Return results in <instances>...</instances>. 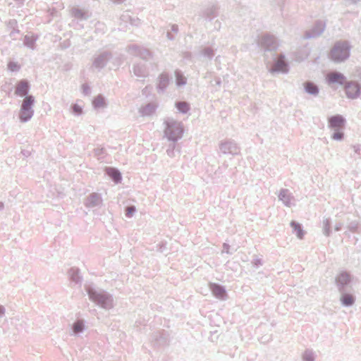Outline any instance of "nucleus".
Instances as JSON below:
<instances>
[{
  "instance_id": "1",
  "label": "nucleus",
  "mask_w": 361,
  "mask_h": 361,
  "mask_svg": "<svg viewBox=\"0 0 361 361\" xmlns=\"http://www.w3.org/2000/svg\"><path fill=\"white\" fill-rule=\"evenodd\" d=\"M85 290L89 298L99 307L104 310H111L114 307V298L107 291L95 288L92 286H87Z\"/></svg>"
},
{
  "instance_id": "2",
  "label": "nucleus",
  "mask_w": 361,
  "mask_h": 361,
  "mask_svg": "<svg viewBox=\"0 0 361 361\" xmlns=\"http://www.w3.org/2000/svg\"><path fill=\"white\" fill-rule=\"evenodd\" d=\"M164 135L168 140L176 142L181 139L184 133L183 126L181 122L172 118H167L165 121Z\"/></svg>"
},
{
  "instance_id": "3",
  "label": "nucleus",
  "mask_w": 361,
  "mask_h": 361,
  "mask_svg": "<svg viewBox=\"0 0 361 361\" xmlns=\"http://www.w3.org/2000/svg\"><path fill=\"white\" fill-rule=\"evenodd\" d=\"M350 49L351 46L348 41H338L331 48L329 57L336 63L343 62L349 58Z\"/></svg>"
},
{
  "instance_id": "4",
  "label": "nucleus",
  "mask_w": 361,
  "mask_h": 361,
  "mask_svg": "<svg viewBox=\"0 0 361 361\" xmlns=\"http://www.w3.org/2000/svg\"><path fill=\"white\" fill-rule=\"evenodd\" d=\"M34 104L35 97L32 95H27L23 99L19 112V119L21 122L25 123L31 119L34 114Z\"/></svg>"
},
{
  "instance_id": "5",
  "label": "nucleus",
  "mask_w": 361,
  "mask_h": 361,
  "mask_svg": "<svg viewBox=\"0 0 361 361\" xmlns=\"http://www.w3.org/2000/svg\"><path fill=\"white\" fill-rule=\"evenodd\" d=\"M258 45L264 50V53L275 52L279 47L277 39L271 35H263L258 40ZM267 56V54H265Z\"/></svg>"
},
{
  "instance_id": "6",
  "label": "nucleus",
  "mask_w": 361,
  "mask_h": 361,
  "mask_svg": "<svg viewBox=\"0 0 361 361\" xmlns=\"http://www.w3.org/2000/svg\"><path fill=\"white\" fill-rule=\"evenodd\" d=\"M351 282L352 276L345 271H341L335 278V283L338 292L353 290Z\"/></svg>"
},
{
  "instance_id": "7",
  "label": "nucleus",
  "mask_w": 361,
  "mask_h": 361,
  "mask_svg": "<svg viewBox=\"0 0 361 361\" xmlns=\"http://www.w3.org/2000/svg\"><path fill=\"white\" fill-rule=\"evenodd\" d=\"M326 29V23L322 20L315 21L312 27L305 32L303 38L305 39L317 38L322 35Z\"/></svg>"
},
{
  "instance_id": "8",
  "label": "nucleus",
  "mask_w": 361,
  "mask_h": 361,
  "mask_svg": "<svg viewBox=\"0 0 361 361\" xmlns=\"http://www.w3.org/2000/svg\"><path fill=\"white\" fill-rule=\"evenodd\" d=\"M272 56L274 58V61L270 71L271 73H287L289 71V66L284 54H281L278 57H275V54H273Z\"/></svg>"
},
{
  "instance_id": "9",
  "label": "nucleus",
  "mask_w": 361,
  "mask_h": 361,
  "mask_svg": "<svg viewBox=\"0 0 361 361\" xmlns=\"http://www.w3.org/2000/svg\"><path fill=\"white\" fill-rule=\"evenodd\" d=\"M111 58L112 54L110 51L101 52L94 56L92 67L99 71L106 66Z\"/></svg>"
},
{
  "instance_id": "10",
  "label": "nucleus",
  "mask_w": 361,
  "mask_h": 361,
  "mask_svg": "<svg viewBox=\"0 0 361 361\" xmlns=\"http://www.w3.org/2000/svg\"><path fill=\"white\" fill-rule=\"evenodd\" d=\"M344 90L348 99H357L361 94V85L355 81L346 82L344 85Z\"/></svg>"
},
{
  "instance_id": "11",
  "label": "nucleus",
  "mask_w": 361,
  "mask_h": 361,
  "mask_svg": "<svg viewBox=\"0 0 361 361\" xmlns=\"http://www.w3.org/2000/svg\"><path fill=\"white\" fill-rule=\"evenodd\" d=\"M219 149L224 154L237 155L240 153V147L237 143L231 140L221 141L219 145Z\"/></svg>"
},
{
  "instance_id": "12",
  "label": "nucleus",
  "mask_w": 361,
  "mask_h": 361,
  "mask_svg": "<svg viewBox=\"0 0 361 361\" xmlns=\"http://www.w3.org/2000/svg\"><path fill=\"white\" fill-rule=\"evenodd\" d=\"M345 123V118L340 114L331 116L328 118V126L333 130H343Z\"/></svg>"
},
{
  "instance_id": "13",
  "label": "nucleus",
  "mask_w": 361,
  "mask_h": 361,
  "mask_svg": "<svg viewBox=\"0 0 361 361\" xmlns=\"http://www.w3.org/2000/svg\"><path fill=\"white\" fill-rule=\"evenodd\" d=\"M279 200L286 207H290L295 205V198L289 190L282 188L278 195Z\"/></svg>"
},
{
  "instance_id": "14",
  "label": "nucleus",
  "mask_w": 361,
  "mask_h": 361,
  "mask_svg": "<svg viewBox=\"0 0 361 361\" xmlns=\"http://www.w3.org/2000/svg\"><path fill=\"white\" fill-rule=\"evenodd\" d=\"M353 290H345L339 292L341 294L340 302L343 307H352L356 300L355 295L353 293Z\"/></svg>"
},
{
  "instance_id": "15",
  "label": "nucleus",
  "mask_w": 361,
  "mask_h": 361,
  "mask_svg": "<svg viewBox=\"0 0 361 361\" xmlns=\"http://www.w3.org/2000/svg\"><path fill=\"white\" fill-rule=\"evenodd\" d=\"M326 80L329 84H339L345 85L346 80L345 76L338 71H333L329 73L326 76Z\"/></svg>"
},
{
  "instance_id": "16",
  "label": "nucleus",
  "mask_w": 361,
  "mask_h": 361,
  "mask_svg": "<svg viewBox=\"0 0 361 361\" xmlns=\"http://www.w3.org/2000/svg\"><path fill=\"white\" fill-rule=\"evenodd\" d=\"M29 82L26 80H21L16 85L15 94L22 97H24L25 98L27 95H29Z\"/></svg>"
},
{
  "instance_id": "17",
  "label": "nucleus",
  "mask_w": 361,
  "mask_h": 361,
  "mask_svg": "<svg viewBox=\"0 0 361 361\" xmlns=\"http://www.w3.org/2000/svg\"><path fill=\"white\" fill-rule=\"evenodd\" d=\"M209 286L213 295L216 298L220 300L226 299L227 293L224 286L214 283H210Z\"/></svg>"
},
{
  "instance_id": "18",
  "label": "nucleus",
  "mask_w": 361,
  "mask_h": 361,
  "mask_svg": "<svg viewBox=\"0 0 361 361\" xmlns=\"http://www.w3.org/2000/svg\"><path fill=\"white\" fill-rule=\"evenodd\" d=\"M102 200L100 195L96 192H92L89 195L85 200V205L87 207L92 208L99 206Z\"/></svg>"
},
{
  "instance_id": "19",
  "label": "nucleus",
  "mask_w": 361,
  "mask_h": 361,
  "mask_svg": "<svg viewBox=\"0 0 361 361\" xmlns=\"http://www.w3.org/2000/svg\"><path fill=\"white\" fill-rule=\"evenodd\" d=\"M133 72L134 75L140 78H145L148 76V71L146 65L143 63H137L133 65Z\"/></svg>"
},
{
  "instance_id": "20",
  "label": "nucleus",
  "mask_w": 361,
  "mask_h": 361,
  "mask_svg": "<svg viewBox=\"0 0 361 361\" xmlns=\"http://www.w3.org/2000/svg\"><path fill=\"white\" fill-rule=\"evenodd\" d=\"M105 173L115 183H118L122 180L121 172L116 168L106 167Z\"/></svg>"
},
{
  "instance_id": "21",
  "label": "nucleus",
  "mask_w": 361,
  "mask_h": 361,
  "mask_svg": "<svg viewBox=\"0 0 361 361\" xmlns=\"http://www.w3.org/2000/svg\"><path fill=\"white\" fill-rule=\"evenodd\" d=\"M218 9L219 8L216 5L209 6L202 11V16L205 19L212 20L217 16Z\"/></svg>"
},
{
  "instance_id": "22",
  "label": "nucleus",
  "mask_w": 361,
  "mask_h": 361,
  "mask_svg": "<svg viewBox=\"0 0 361 361\" xmlns=\"http://www.w3.org/2000/svg\"><path fill=\"white\" fill-rule=\"evenodd\" d=\"M169 75L168 73H163L159 77L157 89L160 92H164L169 84Z\"/></svg>"
},
{
  "instance_id": "23",
  "label": "nucleus",
  "mask_w": 361,
  "mask_h": 361,
  "mask_svg": "<svg viewBox=\"0 0 361 361\" xmlns=\"http://www.w3.org/2000/svg\"><path fill=\"white\" fill-rule=\"evenodd\" d=\"M305 91L313 96H317L319 92V89L317 85L312 81H307L304 83Z\"/></svg>"
},
{
  "instance_id": "24",
  "label": "nucleus",
  "mask_w": 361,
  "mask_h": 361,
  "mask_svg": "<svg viewBox=\"0 0 361 361\" xmlns=\"http://www.w3.org/2000/svg\"><path fill=\"white\" fill-rule=\"evenodd\" d=\"M38 39V36L36 35H28L24 37L23 44L25 47L31 49L32 50L36 48V42Z\"/></svg>"
},
{
  "instance_id": "25",
  "label": "nucleus",
  "mask_w": 361,
  "mask_h": 361,
  "mask_svg": "<svg viewBox=\"0 0 361 361\" xmlns=\"http://www.w3.org/2000/svg\"><path fill=\"white\" fill-rule=\"evenodd\" d=\"M68 275L71 281L75 283H80L82 277L80 274V269L76 267H72L68 271Z\"/></svg>"
},
{
  "instance_id": "26",
  "label": "nucleus",
  "mask_w": 361,
  "mask_h": 361,
  "mask_svg": "<svg viewBox=\"0 0 361 361\" xmlns=\"http://www.w3.org/2000/svg\"><path fill=\"white\" fill-rule=\"evenodd\" d=\"M71 14L74 18L79 20H87L90 17L87 11L75 7L71 9Z\"/></svg>"
},
{
  "instance_id": "27",
  "label": "nucleus",
  "mask_w": 361,
  "mask_h": 361,
  "mask_svg": "<svg viewBox=\"0 0 361 361\" xmlns=\"http://www.w3.org/2000/svg\"><path fill=\"white\" fill-rule=\"evenodd\" d=\"M290 226L293 228V232L296 233L297 237L299 239H302L305 235V231L302 228V226L295 221L290 222Z\"/></svg>"
},
{
  "instance_id": "28",
  "label": "nucleus",
  "mask_w": 361,
  "mask_h": 361,
  "mask_svg": "<svg viewBox=\"0 0 361 361\" xmlns=\"http://www.w3.org/2000/svg\"><path fill=\"white\" fill-rule=\"evenodd\" d=\"M157 106L154 103H149L145 106H142L140 109V112L142 116H150L156 110Z\"/></svg>"
},
{
  "instance_id": "29",
  "label": "nucleus",
  "mask_w": 361,
  "mask_h": 361,
  "mask_svg": "<svg viewBox=\"0 0 361 361\" xmlns=\"http://www.w3.org/2000/svg\"><path fill=\"white\" fill-rule=\"evenodd\" d=\"M92 105L94 109H100V108H104L106 106V103L105 98L101 95L99 94L97 97H95L92 101Z\"/></svg>"
},
{
  "instance_id": "30",
  "label": "nucleus",
  "mask_w": 361,
  "mask_h": 361,
  "mask_svg": "<svg viewBox=\"0 0 361 361\" xmlns=\"http://www.w3.org/2000/svg\"><path fill=\"white\" fill-rule=\"evenodd\" d=\"M215 54V50L210 47H203L200 51V55L211 60Z\"/></svg>"
},
{
  "instance_id": "31",
  "label": "nucleus",
  "mask_w": 361,
  "mask_h": 361,
  "mask_svg": "<svg viewBox=\"0 0 361 361\" xmlns=\"http://www.w3.org/2000/svg\"><path fill=\"white\" fill-rule=\"evenodd\" d=\"M85 329V324L82 320L75 321L72 326V330L74 334H79Z\"/></svg>"
},
{
  "instance_id": "32",
  "label": "nucleus",
  "mask_w": 361,
  "mask_h": 361,
  "mask_svg": "<svg viewBox=\"0 0 361 361\" xmlns=\"http://www.w3.org/2000/svg\"><path fill=\"white\" fill-rule=\"evenodd\" d=\"M175 77L176 83L178 86H183L186 84L187 78L184 76V75L180 71L176 70L175 71Z\"/></svg>"
},
{
  "instance_id": "33",
  "label": "nucleus",
  "mask_w": 361,
  "mask_h": 361,
  "mask_svg": "<svg viewBox=\"0 0 361 361\" xmlns=\"http://www.w3.org/2000/svg\"><path fill=\"white\" fill-rule=\"evenodd\" d=\"M142 47L137 44H130L127 47V51L133 56H139Z\"/></svg>"
},
{
  "instance_id": "34",
  "label": "nucleus",
  "mask_w": 361,
  "mask_h": 361,
  "mask_svg": "<svg viewBox=\"0 0 361 361\" xmlns=\"http://www.w3.org/2000/svg\"><path fill=\"white\" fill-rule=\"evenodd\" d=\"M315 357V353L312 350L307 349L303 353L302 359V361H314Z\"/></svg>"
},
{
  "instance_id": "35",
  "label": "nucleus",
  "mask_w": 361,
  "mask_h": 361,
  "mask_svg": "<svg viewBox=\"0 0 361 361\" xmlns=\"http://www.w3.org/2000/svg\"><path fill=\"white\" fill-rule=\"evenodd\" d=\"M176 107L183 114H186L190 110V105L186 102H176Z\"/></svg>"
},
{
  "instance_id": "36",
  "label": "nucleus",
  "mask_w": 361,
  "mask_h": 361,
  "mask_svg": "<svg viewBox=\"0 0 361 361\" xmlns=\"http://www.w3.org/2000/svg\"><path fill=\"white\" fill-rule=\"evenodd\" d=\"M331 233V220L330 219H325L323 220V233L326 236H329Z\"/></svg>"
},
{
  "instance_id": "37",
  "label": "nucleus",
  "mask_w": 361,
  "mask_h": 361,
  "mask_svg": "<svg viewBox=\"0 0 361 361\" xmlns=\"http://www.w3.org/2000/svg\"><path fill=\"white\" fill-rule=\"evenodd\" d=\"M121 20L124 21L130 20V23L132 25L138 26L140 24V20L138 18H134L130 16L128 14H123L121 16Z\"/></svg>"
},
{
  "instance_id": "38",
  "label": "nucleus",
  "mask_w": 361,
  "mask_h": 361,
  "mask_svg": "<svg viewBox=\"0 0 361 361\" xmlns=\"http://www.w3.org/2000/svg\"><path fill=\"white\" fill-rule=\"evenodd\" d=\"M152 52L149 49L142 47L139 57L144 60H148L152 58Z\"/></svg>"
},
{
  "instance_id": "39",
  "label": "nucleus",
  "mask_w": 361,
  "mask_h": 361,
  "mask_svg": "<svg viewBox=\"0 0 361 361\" xmlns=\"http://www.w3.org/2000/svg\"><path fill=\"white\" fill-rule=\"evenodd\" d=\"M154 337L157 344L159 345H164L166 342V338L164 336V334L163 333H159L158 334H155Z\"/></svg>"
},
{
  "instance_id": "40",
  "label": "nucleus",
  "mask_w": 361,
  "mask_h": 361,
  "mask_svg": "<svg viewBox=\"0 0 361 361\" xmlns=\"http://www.w3.org/2000/svg\"><path fill=\"white\" fill-rule=\"evenodd\" d=\"M334 133L331 135V138L335 140H342L344 137L343 130H334Z\"/></svg>"
},
{
  "instance_id": "41",
  "label": "nucleus",
  "mask_w": 361,
  "mask_h": 361,
  "mask_svg": "<svg viewBox=\"0 0 361 361\" xmlns=\"http://www.w3.org/2000/svg\"><path fill=\"white\" fill-rule=\"evenodd\" d=\"M176 147V142H171V143L169 145V147L166 149V153H167L168 156H169L170 157H175Z\"/></svg>"
},
{
  "instance_id": "42",
  "label": "nucleus",
  "mask_w": 361,
  "mask_h": 361,
  "mask_svg": "<svg viewBox=\"0 0 361 361\" xmlns=\"http://www.w3.org/2000/svg\"><path fill=\"white\" fill-rule=\"evenodd\" d=\"M136 212V208L135 206L131 205L126 207L125 215L128 218H130L133 216V214Z\"/></svg>"
},
{
  "instance_id": "43",
  "label": "nucleus",
  "mask_w": 361,
  "mask_h": 361,
  "mask_svg": "<svg viewBox=\"0 0 361 361\" xmlns=\"http://www.w3.org/2000/svg\"><path fill=\"white\" fill-rule=\"evenodd\" d=\"M72 113L76 116H79L82 113V108L77 104L71 106Z\"/></svg>"
},
{
  "instance_id": "44",
  "label": "nucleus",
  "mask_w": 361,
  "mask_h": 361,
  "mask_svg": "<svg viewBox=\"0 0 361 361\" xmlns=\"http://www.w3.org/2000/svg\"><path fill=\"white\" fill-rule=\"evenodd\" d=\"M358 226L359 223L357 221H353L348 224V228L350 231L355 233L357 231Z\"/></svg>"
},
{
  "instance_id": "45",
  "label": "nucleus",
  "mask_w": 361,
  "mask_h": 361,
  "mask_svg": "<svg viewBox=\"0 0 361 361\" xmlns=\"http://www.w3.org/2000/svg\"><path fill=\"white\" fill-rule=\"evenodd\" d=\"M8 68L11 71H18L20 70V67L16 62L10 61L8 63Z\"/></svg>"
},
{
  "instance_id": "46",
  "label": "nucleus",
  "mask_w": 361,
  "mask_h": 361,
  "mask_svg": "<svg viewBox=\"0 0 361 361\" xmlns=\"http://www.w3.org/2000/svg\"><path fill=\"white\" fill-rule=\"evenodd\" d=\"M82 92L84 94L87 95L90 94L91 92L90 87L87 84H83L82 85Z\"/></svg>"
},
{
  "instance_id": "47",
  "label": "nucleus",
  "mask_w": 361,
  "mask_h": 361,
  "mask_svg": "<svg viewBox=\"0 0 361 361\" xmlns=\"http://www.w3.org/2000/svg\"><path fill=\"white\" fill-rule=\"evenodd\" d=\"M252 264H253V266L256 268H258L260 266L262 265V261L261 259H255L252 262Z\"/></svg>"
},
{
  "instance_id": "48",
  "label": "nucleus",
  "mask_w": 361,
  "mask_h": 361,
  "mask_svg": "<svg viewBox=\"0 0 361 361\" xmlns=\"http://www.w3.org/2000/svg\"><path fill=\"white\" fill-rule=\"evenodd\" d=\"M343 224L341 222L336 223L334 227L336 231H339L342 228Z\"/></svg>"
},
{
  "instance_id": "49",
  "label": "nucleus",
  "mask_w": 361,
  "mask_h": 361,
  "mask_svg": "<svg viewBox=\"0 0 361 361\" xmlns=\"http://www.w3.org/2000/svg\"><path fill=\"white\" fill-rule=\"evenodd\" d=\"M214 82H215V85H217L219 87L221 86V80L220 79V78H215L214 79Z\"/></svg>"
},
{
  "instance_id": "50",
  "label": "nucleus",
  "mask_w": 361,
  "mask_h": 361,
  "mask_svg": "<svg viewBox=\"0 0 361 361\" xmlns=\"http://www.w3.org/2000/svg\"><path fill=\"white\" fill-rule=\"evenodd\" d=\"M166 37L169 39V40H173L175 39V36L171 34V32L168 31L167 33H166Z\"/></svg>"
},
{
  "instance_id": "51",
  "label": "nucleus",
  "mask_w": 361,
  "mask_h": 361,
  "mask_svg": "<svg viewBox=\"0 0 361 361\" xmlns=\"http://www.w3.org/2000/svg\"><path fill=\"white\" fill-rule=\"evenodd\" d=\"M223 247H224V252H226V253L230 254V252H229L230 246H229V245H228L226 243H224Z\"/></svg>"
},
{
  "instance_id": "52",
  "label": "nucleus",
  "mask_w": 361,
  "mask_h": 361,
  "mask_svg": "<svg viewBox=\"0 0 361 361\" xmlns=\"http://www.w3.org/2000/svg\"><path fill=\"white\" fill-rule=\"evenodd\" d=\"M5 307L3 305H0V317H2L5 314Z\"/></svg>"
},
{
  "instance_id": "53",
  "label": "nucleus",
  "mask_w": 361,
  "mask_h": 361,
  "mask_svg": "<svg viewBox=\"0 0 361 361\" xmlns=\"http://www.w3.org/2000/svg\"><path fill=\"white\" fill-rule=\"evenodd\" d=\"M171 32H173L175 33H177L178 32V26L177 25H171Z\"/></svg>"
},
{
  "instance_id": "54",
  "label": "nucleus",
  "mask_w": 361,
  "mask_h": 361,
  "mask_svg": "<svg viewBox=\"0 0 361 361\" xmlns=\"http://www.w3.org/2000/svg\"><path fill=\"white\" fill-rule=\"evenodd\" d=\"M17 21L16 20H11L9 22V25L11 27L15 28L14 27L16 25Z\"/></svg>"
},
{
  "instance_id": "55",
  "label": "nucleus",
  "mask_w": 361,
  "mask_h": 361,
  "mask_svg": "<svg viewBox=\"0 0 361 361\" xmlns=\"http://www.w3.org/2000/svg\"><path fill=\"white\" fill-rule=\"evenodd\" d=\"M353 149H354V152L357 154H359L360 153V148L359 146H356V145H354L353 146Z\"/></svg>"
},
{
  "instance_id": "56",
  "label": "nucleus",
  "mask_w": 361,
  "mask_h": 361,
  "mask_svg": "<svg viewBox=\"0 0 361 361\" xmlns=\"http://www.w3.org/2000/svg\"><path fill=\"white\" fill-rule=\"evenodd\" d=\"M22 154H23V156L27 157L28 156H30V153L29 151L27 150H22Z\"/></svg>"
},
{
  "instance_id": "57",
  "label": "nucleus",
  "mask_w": 361,
  "mask_h": 361,
  "mask_svg": "<svg viewBox=\"0 0 361 361\" xmlns=\"http://www.w3.org/2000/svg\"><path fill=\"white\" fill-rule=\"evenodd\" d=\"M220 27H221V23L219 21V20H216L215 22V27L219 30L220 29Z\"/></svg>"
},
{
  "instance_id": "58",
  "label": "nucleus",
  "mask_w": 361,
  "mask_h": 361,
  "mask_svg": "<svg viewBox=\"0 0 361 361\" xmlns=\"http://www.w3.org/2000/svg\"><path fill=\"white\" fill-rule=\"evenodd\" d=\"M15 33H19V30L13 28L10 35L12 36Z\"/></svg>"
},
{
  "instance_id": "59",
  "label": "nucleus",
  "mask_w": 361,
  "mask_h": 361,
  "mask_svg": "<svg viewBox=\"0 0 361 361\" xmlns=\"http://www.w3.org/2000/svg\"><path fill=\"white\" fill-rule=\"evenodd\" d=\"M112 2H114V4H121L123 3L125 0H111Z\"/></svg>"
},
{
  "instance_id": "60",
  "label": "nucleus",
  "mask_w": 361,
  "mask_h": 361,
  "mask_svg": "<svg viewBox=\"0 0 361 361\" xmlns=\"http://www.w3.org/2000/svg\"><path fill=\"white\" fill-rule=\"evenodd\" d=\"M4 207V203L0 202V210L3 209Z\"/></svg>"
},
{
  "instance_id": "61",
  "label": "nucleus",
  "mask_w": 361,
  "mask_h": 361,
  "mask_svg": "<svg viewBox=\"0 0 361 361\" xmlns=\"http://www.w3.org/2000/svg\"><path fill=\"white\" fill-rule=\"evenodd\" d=\"M102 151H103V149H97V152H97V154H99L102 153Z\"/></svg>"
},
{
  "instance_id": "62",
  "label": "nucleus",
  "mask_w": 361,
  "mask_h": 361,
  "mask_svg": "<svg viewBox=\"0 0 361 361\" xmlns=\"http://www.w3.org/2000/svg\"><path fill=\"white\" fill-rule=\"evenodd\" d=\"M190 53H186L185 57H190Z\"/></svg>"
},
{
  "instance_id": "63",
  "label": "nucleus",
  "mask_w": 361,
  "mask_h": 361,
  "mask_svg": "<svg viewBox=\"0 0 361 361\" xmlns=\"http://www.w3.org/2000/svg\"><path fill=\"white\" fill-rule=\"evenodd\" d=\"M359 77H360V78L361 79V71H360V73H359Z\"/></svg>"
}]
</instances>
